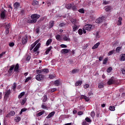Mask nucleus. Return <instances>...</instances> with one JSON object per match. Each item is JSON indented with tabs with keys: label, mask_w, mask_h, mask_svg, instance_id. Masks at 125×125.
<instances>
[{
	"label": "nucleus",
	"mask_w": 125,
	"mask_h": 125,
	"mask_svg": "<svg viewBox=\"0 0 125 125\" xmlns=\"http://www.w3.org/2000/svg\"><path fill=\"white\" fill-rule=\"evenodd\" d=\"M40 17H41V15H40L37 14H32L31 16V19L27 20V22L29 24H35V23H37V21Z\"/></svg>",
	"instance_id": "f257e3e1"
},
{
	"label": "nucleus",
	"mask_w": 125,
	"mask_h": 125,
	"mask_svg": "<svg viewBox=\"0 0 125 125\" xmlns=\"http://www.w3.org/2000/svg\"><path fill=\"white\" fill-rule=\"evenodd\" d=\"M10 93H11V91L10 90H8L6 92H5V94L4 96V101H7V99L9 98V95H10Z\"/></svg>",
	"instance_id": "f03ea898"
},
{
	"label": "nucleus",
	"mask_w": 125,
	"mask_h": 125,
	"mask_svg": "<svg viewBox=\"0 0 125 125\" xmlns=\"http://www.w3.org/2000/svg\"><path fill=\"white\" fill-rule=\"evenodd\" d=\"M36 80L39 82L44 80V75L42 74H38L36 76Z\"/></svg>",
	"instance_id": "7ed1b4c3"
},
{
	"label": "nucleus",
	"mask_w": 125,
	"mask_h": 125,
	"mask_svg": "<svg viewBox=\"0 0 125 125\" xmlns=\"http://www.w3.org/2000/svg\"><path fill=\"white\" fill-rule=\"evenodd\" d=\"M10 28V23H7L5 25V34L8 35L9 34V29Z\"/></svg>",
	"instance_id": "20e7f679"
},
{
	"label": "nucleus",
	"mask_w": 125,
	"mask_h": 125,
	"mask_svg": "<svg viewBox=\"0 0 125 125\" xmlns=\"http://www.w3.org/2000/svg\"><path fill=\"white\" fill-rule=\"evenodd\" d=\"M41 41V39H38L37 40L36 42H34L33 44H32L30 45V47L29 48L30 50H33V49L34 48V47H35V46H36V45H37V44H38V43H39V42H40Z\"/></svg>",
	"instance_id": "39448f33"
},
{
	"label": "nucleus",
	"mask_w": 125,
	"mask_h": 125,
	"mask_svg": "<svg viewBox=\"0 0 125 125\" xmlns=\"http://www.w3.org/2000/svg\"><path fill=\"white\" fill-rule=\"evenodd\" d=\"M92 25L91 24H86L84 26V29L87 31V32H89V31H91V28Z\"/></svg>",
	"instance_id": "423d86ee"
},
{
	"label": "nucleus",
	"mask_w": 125,
	"mask_h": 125,
	"mask_svg": "<svg viewBox=\"0 0 125 125\" xmlns=\"http://www.w3.org/2000/svg\"><path fill=\"white\" fill-rule=\"evenodd\" d=\"M14 115H15V112L13 110H12L6 115V118H10V117H13Z\"/></svg>",
	"instance_id": "0eeeda50"
},
{
	"label": "nucleus",
	"mask_w": 125,
	"mask_h": 125,
	"mask_svg": "<svg viewBox=\"0 0 125 125\" xmlns=\"http://www.w3.org/2000/svg\"><path fill=\"white\" fill-rule=\"evenodd\" d=\"M104 21V17H100L96 20V23L98 24H100V23H102Z\"/></svg>",
	"instance_id": "6e6552de"
},
{
	"label": "nucleus",
	"mask_w": 125,
	"mask_h": 125,
	"mask_svg": "<svg viewBox=\"0 0 125 125\" xmlns=\"http://www.w3.org/2000/svg\"><path fill=\"white\" fill-rule=\"evenodd\" d=\"M28 42V36H25L21 40L22 44H26Z\"/></svg>",
	"instance_id": "1a4fd4ad"
},
{
	"label": "nucleus",
	"mask_w": 125,
	"mask_h": 125,
	"mask_svg": "<svg viewBox=\"0 0 125 125\" xmlns=\"http://www.w3.org/2000/svg\"><path fill=\"white\" fill-rule=\"evenodd\" d=\"M113 83H115V80H114V77H112L107 82V84H108V85H111L113 84Z\"/></svg>",
	"instance_id": "9d476101"
},
{
	"label": "nucleus",
	"mask_w": 125,
	"mask_h": 125,
	"mask_svg": "<svg viewBox=\"0 0 125 125\" xmlns=\"http://www.w3.org/2000/svg\"><path fill=\"white\" fill-rule=\"evenodd\" d=\"M15 67V65L13 64L10 66V68L8 70V73L9 74H11L12 73L13 70H14V67Z\"/></svg>",
	"instance_id": "9b49d317"
},
{
	"label": "nucleus",
	"mask_w": 125,
	"mask_h": 125,
	"mask_svg": "<svg viewBox=\"0 0 125 125\" xmlns=\"http://www.w3.org/2000/svg\"><path fill=\"white\" fill-rule=\"evenodd\" d=\"M80 99H84V100H85V101H86V102H88V101H89L90 100L89 98H88L84 95H81Z\"/></svg>",
	"instance_id": "f8f14e48"
},
{
	"label": "nucleus",
	"mask_w": 125,
	"mask_h": 125,
	"mask_svg": "<svg viewBox=\"0 0 125 125\" xmlns=\"http://www.w3.org/2000/svg\"><path fill=\"white\" fill-rule=\"evenodd\" d=\"M5 12H6V10H4L0 14L1 19H2V20L5 18Z\"/></svg>",
	"instance_id": "ddd939ff"
},
{
	"label": "nucleus",
	"mask_w": 125,
	"mask_h": 125,
	"mask_svg": "<svg viewBox=\"0 0 125 125\" xmlns=\"http://www.w3.org/2000/svg\"><path fill=\"white\" fill-rule=\"evenodd\" d=\"M122 21H123V18H122V17H119L118 18V21L117 22L118 26H121V25H122Z\"/></svg>",
	"instance_id": "4468645a"
},
{
	"label": "nucleus",
	"mask_w": 125,
	"mask_h": 125,
	"mask_svg": "<svg viewBox=\"0 0 125 125\" xmlns=\"http://www.w3.org/2000/svg\"><path fill=\"white\" fill-rule=\"evenodd\" d=\"M14 72H17L18 73L19 72V64L17 63L14 68Z\"/></svg>",
	"instance_id": "2eb2a0df"
},
{
	"label": "nucleus",
	"mask_w": 125,
	"mask_h": 125,
	"mask_svg": "<svg viewBox=\"0 0 125 125\" xmlns=\"http://www.w3.org/2000/svg\"><path fill=\"white\" fill-rule=\"evenodd\" d=\"M20 7V4L18 2H16L14 4V8L15 9H18Z\"/></svg>",
	"instance_id": "dca6fc26"
},
{
	"label": "nucleus",
	"mask_w": 125,
	"mask_h": 125,
	"mask_svg": "<svg viewBox=\"0 0 125 125\" xmlns=\"http://www.w3.org/2000/svg\"><path fill=\"white\" fill-rule=\"evenodd\" d=\"M55 114V112L52 111V112L50 113L46 118V119H50V118H52V117H53Z\"/></svg>",
	"instance_id": "f3484780"
},
{
	"label": "nucleus",
	"mask_w": 125,
	"mask_h": 125,
	"mask_svg": "<svg viewBox=\"0 0 125 125\" xmlns=\"http://www.w3.org/2000/svg\"><path fill=\"white\" fill-rule=\"evenodd\" d=\"M54 26V21H51L49 23V26H48L49 29H51V28H52Z\"/></svg>",
	"instance_id": "a211bd4d"
},
{
	"label": "nucleus",
	"mask_w": 125,
	"mask_h": 125,
	"mask_svg": "<svg viewBox=\"0 0 125 125\" xmlns=\"http://www.w3.org/2000/svg\"><path fill=\"white\" fill-rule=\"evenodd\" d=\"M45 111L44 110H42L41 112H39L38 113L36 114V117H41V116L43 115Z\"/></svg>",
	"instance_id": "6ab92c4d"
},
{
	"label": "nucleus",
	"mask_w": 125,
	"mask_h": 125,
	"mask_svg": "<svg viewBox=\"0 0 125 125\" xmlns=\"http://www.w3.org/2000/svg\"><path fill=\"white\" fill-rule=\"evenodd\" d=\"M61 53L64 54V53H69V50L67 49H62L61 50Z\"/></svg>",
	"instance_id": "aec40b11"
},
{
	"label": "nucleus",
	"mask_w": 125,
	"mask_h": 125,
	"mask_svg": "<svg viewBox=\"0 0 125 125\" xmlns=\"http://www.w3.org/2000/svg\"><path fill=\"white\" fill-rule=\"evenodd\" d=\"M42 71L43 74H47L49 72V70L47 68L42 69Z\"/></svg>",
	"instance_id": "412c9836"
},
{
	"label": "nucleus",
	"mask_w": 125,
	"mask_h": 125,
	"mask_svg": "<svg viewBox=\"0 0 125 125\" xmlns=\"http://www.w3.org/2000/svg\"><path fill=\"white\" fill-rule=\"evenodd\" d=\"M100 45V42L96 43L92 47V49H95L96 48H98V46Z\"/></svg>",
	"instance_id": "4be33fe9"
},
{
	"label": "nucleus",
	"mask_w": 125,
	"mask_h": 125,
	"mask_svg": "<svg viewBox=\"0 0 125 125\" xmlns=\"http://www.w3.org/2000/svg\"><path fill=\"white\" fill-rule=\"evenodd\" d=\"M73 29V32H76L77 30L79 29V27H78V25L74 24V26H72Z\"/></svg>",
	"instance_id": "5701e85b"
},
{
	"label": "nucleus",
	"mask_w": 125,
	"mask_h": 125,
	"mask_svg": "<svg viewBox=\"0 0 125 125\" xmlns=\"http://www.w3.org/2000/svg\"><path fill=\"white\" fill-rule=\"evenodd\" d=\"M82 83H83V81L79 80L75 83V86H78V85H82Z\"/></svg>",
	"instance_id": "b1692460"
},
{
	"label": "nucleus",
	"mask_w": 125,
	"mask_h": 125,
	"mask_svg": "<svg viewBox=\"0 0 125 125\" xmlns=\"http://www.w3.org/2000/svg\"><path fill=\"white\" fill-rule=\"evenodd\" d=\"M70 21L71 23H72V24H73V25H76V24H77V19L71 18L70 19Z\"/></svg>",
	"instance_id": "393cba45"
},
{
	"label": "nucleus",
	"mask_w": 125,
	"mask_h": 125,
	"mask_svg": "<svg viewBox=\"0 0 125 125\" xmlns=\"http://www.w3.org/2000/svg\"><path fill=\"white\" fill-rule=\"evenodd\" d=\"M24 95H25V92H22L18 96L19 99H21V98H22V97H23Z\"/></svg>",
	"instance_id": "a878e982"
},
{
	"label": "nucleus",
	"mask_w": 125,
	"mask_h": 125,
	"mask_svg": "<svg viewBox=\"0 0 125 125\" xmlns=\"http://www.w3.org/2000/svg\"><path fill=\"white\" fill-rule=\"evenodd\" d=\"M72 4L71 3H68L66 5L65 7L67 8V9H72Z\"/></svg>",
	"instance_id": "bb28decb"
},
{
	"label": "nucleus",
	"mask_w": 125,
	"mask_h": 125,
	"mask_svg": "<svg viewBox=\"0 0 125 125\" xmlns=\"http://www.w3.org/2000/svg\"><path fill=\"white\" fill-rule=\"evenodd\" d=\"M62 40L64 41H70V38L68 37L67 36H64L62 37Z\"/></svg>",
	"instance_id": "cd10ccee"
},
{
	"label": "nucleus",
	"mask_w": 125,
	"mask_h": 125,
	"mask_svg": "<svg viewBox=\"0 0 125 125\" xmlns=\"http://www.w3.org/2000/svg\"><path fill=\"white\" fill-rule=\"evenodd\" d=\"M15 120L16 122V123H19L20 121H21V117H15Z\"/></svg>",
	"instance_id": "c85d7f7f"
},
{
	"label": "nucleus",
	"mask_w": 125,
	"mask_h": 125,
	"mask_svg": "<svg viewBox=\"0 0 125 125\" xmlns=\"http://www.w3.org/2000/svg\"><path fill=\"white\" fill-rule=\"evenodd\" d=\"M54 84L56 86H59V85L60 84V81L59 80H56L54 82Z\"/></svg>",
	"instance_id": "c756f323"
},
{
	"label": "nucleus",
	"mask_w": 125,
	"mask_h": 125,
	"mask_svg": "<svg viewBox=\"0 0 125 125\" xmlns=\"http://www.w3.org/2000/svg\"><path fill=\"white\" fill-rule=\"evenodd\" d=\"M55 37L57 41H59V42L61 41V36L60 35L58 34Z\"/></svg>",
	"instance_id": "7c9ffc66"
},
{
	"label": "nucleus",
	"mask_w": 125,
	"mask_h": 125,
	"mask_svg": "<svg viewBox=\"0 0 125 125\" xmlns=\"http://www.w3.org/2000/svg\"><path fill=\"white\" fill-rule=\"evenodd\" d=\"M26 101H27V98H23L21 103V105L22 106H23V105H24V104H25V103H26Z\"/></svg>",
	"instance_id": "2f4dec72"
},
{
	"label": "nucleus",
	"mask_w": 125,
	"mask_h": 125,
	"mask_svg": "<svg viewBox=\"0 0 125 125\" xmlns=\"http://www.w3.org/2000/svg\"><path fill=\"white\" fill-rule=\"evenodd\" d=\"M51 42H52V39H50L47 41L46 44L48 46V45H49V44H50Z\"/></svg>",
	"instance_id": "473e14b6"
},
{
	"label": "nucleus",
	"mask_w": 125,
	"mask_h": 125,
	"mask_svg": "<svg viewBox=\"0 0 125 125\" xmlns=\"http://www.w3.org/2000/svg\"><path fill=\"white\" fill-rule=\"evenodd\" d=\"M52 49V46H50L45 51L46 54H48L49 53V52Z\"/></svg>",
	"instance_id": "72a5a7b5"
},
{
	"label": "nucleus",
	"mask_w": 125,
	"mask_h": 125,
	"mask_svg": "<svg viewBox=\"0 0 125 125\" xmlns=\"http://www.w3.org/2000/svg\"><path fill=\"white\" fill-rule=\"evenodd\" d=\"M121 61H125V54H123L121 55Z\"/></svg>",
	"instance_id": "f704fd0d"
},
{
	"label": "nucleus",
	"mask_w": 125,
	"mask_h": 125,
	"mask_svg": "<svg viewBox=\"0 0 125 125\" xmlns=\"http://www.w3.org/2000/svg\"><path fill=\"white\" fill-rule=\"evenodd\" d=\"M32 4L34 6H35V5H38V4H39V2L37 0H33Z\"/></svg>",
	"instance_id": "c9c22d12"
},
{
	"label": "nucleus",
	"mask_w": 125,
	"mask_h": 125,
	"mask_svg": "<svg viewBox=\"0 0 125 125\" xmlns=\"http://www.w3.org/2000/svg\"><path fill=\"white\" fill-rule=\"evenodd\" d=\"M110 10H112V7L107 6L105 8V11H110Z\"/></svg>",
	"instance_id": "e433bc0d"
},
{
	"label": "nucleus",
	"mask_w": 125,
	"mask_h": 125,
	"mask_svg": "<svg viewBox=\"0 0 125 125\" xmlns=\"http://www.w3.org/2000/svg\"><path fill=\"white\" fill-rule=\"evenodd\" d=\"M115 52V50H111L108 53V56H111V55H113V54H114Z\"/></svg>",
	"instance_id": "4c0bfd02"
},
{
	"label": "nucleus",
	"mask_w": 125,
	"mask_h": 125,
	"mask_svg": "<svg viewBox=\"0 0 125 125\" xmlns=\"http://www.w3.org/2000/svg\"><path fill=\"white\" fill-rule=\"evenodd\" d=\"M79 70L78 69H74L72 70V74H76V73H78L79 72Z\"/></svg>",
	"instance_id": "58836bf2"
},
{
	"label": "nucleus",
	"mask_w": 125,
	"mask_h": 125,
	"mask_svg": "<svg viewBox=\"0 0 125 125\" xmlns=\"http://www.w3.org/2000/svg\"><path fill=\"white\" fill-rule=\"evenodd\" d=\"M107 62H108V59L107 58H105L103 61V64L104 65H106V64H107Z\"/></svg>",
	"instance_id": "ea45409f"
},
{
	"label": "nucleus",
	"mask_w": 125,
	"mask_h": 125,
	"mask_svg": "<svg viewBox=\"0 0 125 125\" xmlns=\"http://www.w3.org/2000/svg\"><path fill=\"white\" fill-rule=\"evenodd\" d=\"M17 84L16 83H13V87H12V89L14 90V91H15L16 89V86H17Z\"/></svg>",
	"instance_id": "a19ab883"
},
{
	"label": "nucleus",
	"mask_w": 125,
	"mask_h": 125,
	"mask_svg": "<svg viewBox=\"0 0 125 125\" xmlns=\"http://www.w3.org/2000/svg\"><path fill=\"white\" fill-rule=\"evenodd\" d=\"M56 77V75H55V74H51L49 75V79H54V78H55Z\"/></svg>",
	"instance_id": "79ce46f5"
},
{
	"label": "nucleus",
	"mask_w": 125,
	"mask_h": 125,
	"mask_svg": "<svg viewBox=\"0 0 125 125\" xmlns=\"http://www.w3.org/2000/svg\"><path fill=\"white\" fill-rule=\"evenodd\" d=\"M113 70V68H112L111 67H108L107 70H106V72L107 73H111V72L112 71V70Z\"/></svg>",
	"instance_id": "37998d69"
},
{
	"label": "nucleus",
	"mask_w": 125,
	"mask_h": 125,
	"mask_svg": "<svg viewBox=\"0 0 125 125\" xmlns=\"http://www.w3.org/2000/svg\"><path fill=\"white\" fill-rule=\"evenodd\" d=\"M47 101V96L46 95H44L43 96V102H46V101Z\"/></svg>",
	"instance_id": "c03bdc74"
},
{
	"label": "nucleus",
	"mask_w": 125,
	"mask_h": 125,
	"mask_svg": "<svg viewBox=\"0 0 125 125\" xmlns=\"http://www.w3.org/2000/svg\"><path fill=\"white\" fill-rule=\"evenodd\" d=\"M103 87H104V85L103 84V83H100L98 84L99 88H103Z\"/></svg>",
	"instance_id": "a18cd8bd"
},
{
	"label": "nucleus",
	"mask_w": 125,
	"mask_h": 125,
	"mask_svg": "<svg viewBox=\"0 0 125 125\" xmlns=\"http://www.w3.org/2000/svg\"><path fill=\"white\" fill-rule=\"evenodd\" d=\"M85 120L86 121L85 122H87V123H91V120H90V118L88 117H86L85 119Z\"/></svg>",
	"instance_id": "49530a36"
},
{
	"label": "nucleus",
	"mask_w": 125,
	"mask_h": 125,
	"mask_svg": "<svg viewBox=\"0 0 125 125\" xmlns=\"http://www.w3.org/2000/svg\"><path fill=\"white\" fill-rule=\"evenodd\" d=\"M44 104V103H43L41 106L42 109H47V106H46V105H45Z\"/></svg>",
	"instance_id": "de8ad7c7"
},
{
	"label": "nucleus",
	"mask_w": 125,
	"mask_h": 125,
	"mask_svg": "<svg viewBox=\"0 0 125 125\" xmlns=\"http://www.w3.org/2000/svg\"><path fill=\"white\" fill-rule=\"evenodd\" d=\"M103 4H104V5H107V4H109V1H106V0H103Z\"/></svg>",
	"instance_id": "09e8293b"
},
{
	"label": "nucleus",
	"mask_w": 125,
	"mask_h": 125,
	"mask_svg": "<svg viewBox=\"0 0 125 125\" xmlns=\"http://www.w3.org/2000/svg\"><path fill=\"white\" fill-rule=\"evenodd\" d=\"M78 34H79L80 36H82L83 35V29H79L78 30Z\"/></svg>",
	"instance_id": "8fccbe9b"
},
{
	"label": "nucleus",
	"mask_w": 125,
	"mask_h": 125,
	"mask_svg": "<svg viewBox=\"0 0 125 125\" xmlns=\"http://www.w3.org/2000/svg\"><path fill=\"white\" fill-rule=\"evenodd\" d=\"M31 79H32V78H31V77H27V78L25 79V81H24V83H28V82H29V81H31Z\"/></svg>",
	"instance_id": "3c124183"
},
{
	"label": "nucleus",
	"mask_w": 125,
	"mask_h": 125,
	"mask_svg": "<svg viewBox=\"0 0 125 125\" xmlns=\"http://www.w3.org/2000/svg\"><path fill=\"white\" fill-rule=\"evenodd\" d=\"M71 8H72V10H73V11H77V10L78 9L77 8V6H76V5L73 6Z\"/></svg>",
	"instance_id": "603ef678"
},
{
	"label": "nucleus",
	"mask_w": 125,
	"mask_h": 125,
	"mask_svg": "<svg viewBox=\"0 0 125 125\" xmlns=\"http://www.w3.org/2000/svg\"><path fill=\"white\" fill-rule=\"evenodd\" d=\"M109 110L110 111H115V106H109Z\"/></svg>",
	"instance_id": "864d4df0"
},
{
	"label": "nucleus",
	"mask_w": 125,
	"mask_h": 125,
	"mask_svg": "<svg viewBox=\"0 0 125 125\" xmlns=\"http://www.w3.org/2000/svg\"><path fill=\"white\" fill-rule=\"evenodd\" d=\"M121 49H122V47H117L116 50V52H120Z\"/></svg>",
	"instance_id": "5fc2aeb1"
},
{
	"label": "nucleus",
	"mask_w": 125,
	"mask_h": 125,
	"mask_svg": "<svg viewBox=\"0 0 125 125\" xmlns=\"http://www.w3.org/2000/svg\"><path fill=\"white\" fill-rule=\"evenodd\" d=\"M5 53L6 52H3L1 54H0V58H2V57H3V56L4 55V54H5Z\"/></svg>",
	"instance_id": "6e6d98bb"
},
{
	"label": "nucleus",
	"mask_w": 125,
	"mask_h": 125,
	"mask_svg": "<svg viewBox=\"0 0 125 125\" xmlns=\"http://www.w3.org/2000/svg\"><path fill=\"white\" fill-rule=\"evenodd\" d=\"M91 116L92 117V118H94L95 116V113H94V111H92L91 112Z\"/></svg>",
	"instance_id": "4d7b16f0"
},
{
	"label": "nucleus",
	"mask_w": 125,
	"mask_h": 125,
	"mask_svg": "<svg viewBox=\"0 0 125 125\" xmlns=\"http://www.w3.org/2000/svg\"><path fill=\"white\" fill-rule=\"evenodd\" d=\"M65 26H66V23H65L62 22L59 24L60 27H65Z\"/></svg>",
	"instance_id": "13d9d810"
},
{
	"label": "nucleus",
	"mask_w": 125,
	"mask_h": 125,
	"mask_svg": "<svg viewBox=\"0 0 125 125\" xmlns=\"http://www.w3.org/2000/svg\"><path fill=\"white\" fill-rule=\"evenodd\" d=\"M35 32L37 34H39L40 33V27H37L35 29Z\"/></svg>",
	"instance_id": "bf43d9fd"
},
{
	"label": "nucleus",
	"mask_w": 125,
	"mask_h": 125,
	"mask_svg": "<svg viewBox=\"0 0 125 125\" xmlns=\"http://www.w3.org/2000/svg\"><path fill=\"white\" fill-rule=\"evenodd\" d=\"M57 90V89L55 88H53L50 89V92H54V91H56Z\"/></svg>",
	"instance_id": "052dcab7"
},
{
	"label": "nucleus",
	"mask_w": 125,
	"mask_h": 125,
	"mask_svg": "<svg viewBox=\"0 0 125 125\" xmlns=\"http://www.w3.org/2000/svg\"><path fill=\"white\" fill-rule=\"evenodd\" d=\"M79 12H80V13H84V10H83V9H80L78 10Z\"/></svg>",
	"instance_id": "680f3d73"
},
{
	"label": "nucleus",
	"mask_w": 125,
	"mask_h": 125,
	"mask_svg": "<svg viewBox=\"0 0 125 125\" xmlns=\"http://www.w3.org/2000/svg\"><path fill=\"white\" fill-rule=\"evenodd\" d=\"M46 19V16H44L40 19V21H44Z\"/></svg>",
	"instance_id": "e2e57ef3"
},
{
	"label": "nucleus",
	"mask_w": 125,
	"mask_h": 125,
	"mask_svg": "<svg viewBox=\"0 0 125 125\" xmlns=\"http://www.w3.org/2000/svg\"><path fill=\"white\" fill-rule=\"evenodd\" d=\"M36 73H37V74H39V75L40 74H42V69L37 70H36Z\"/></svg>",
	"instance_id": "0e129e2a"
},
{
	"label": "nucleus",
	"mask_w": 125,
	"mask_h": 125,
	"mask_svg": "<svg viewBox=\"0 0 125 125\" xmlns=\"http://www.w3.org/2000/svg\"><path fill=\"white\" fill-rule=\"evenodd\" d=\"M83 87H84V88L86 89V88H88V87H89V84H85V85H84Z\"/></svg>",
	"instance_id": "69168bd1"
},
{
	"label": "nucleus",
	"mask_w": 125,
	"mask_h": 125,
	"mask_svg": "<svg viewBox=\"0 0 125 125\" xmlns=\"http://www.w3.org/2000/svg\"><path fill=\"white\" fill-rule=\"evenodd\" d=\"M9 45L11 47H13V46L15 45L14 42H12L9 43Z\"/></svg>",
	"instance_id": "338daca9"
},
{
	"label": "nucleus",
	"mask_w": 125,
	"mask_h": 125,
	"mask_svg": "<svg viewBox=\"0 0 125 125\" xmlns=\"http://www.w3.org/2000/svg\"><path fill=\"white\" fill-rule=\"evenodd\" d=\"M78 115L79 116H82V115H83V111H79L78 112Z\"/></svg>",
	"instance_id": "774afa93"
}]
</instances>
